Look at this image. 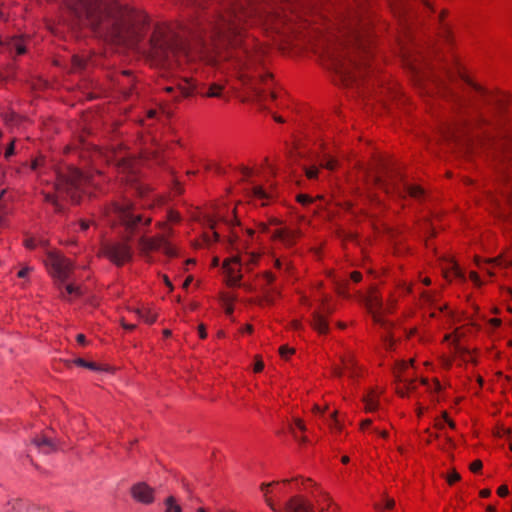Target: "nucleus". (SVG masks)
I'll return each mask as SVG.
<instances>
[{"label": "nucleus", "instance_id": "f257e3e1", "mask_svg": "<svg viewBox=\"0 0 512 512\" xmlns=\"http://www.w3.org/2000/svg\"><path fill=\"white\" fill-rule=\"evenodd\" d=\"M203 12L180 35L168 26H157L149 40L147 53L151 62L163 69H173L184 60L206 59L210 63L227 61L241 82L261 101L269 91L272 76L261 66L263 51L253 38H242L244 24L259 23L280 31L287 16L271 0H193ZM146 51V49L144 50Z\"/></svg>", "mask_w": 512, "mask_h": 512}, {"label": "nucleus", "instance_id": "f03ea898", "mask_svg": "<svg viewBox=\"0 0 512 512\" xmlns=\"http://www.w3.org/2000/svg\"><path fill=\"white\" fill-rule=\"evenodd\" d=\"M72 26L125 49H139L147 32V17L118 0H63Z\"/></svg>", "mask_w": 512, "mask_h": 512}, {"label": "nucleus", "instance_id": "7ed1b4c3", "mask_svg": "<svg viewBox=\"0 0 512 512\" xmlns=\"http://www.w3.org/2000/svg\"><path fill=\"white\" fill-rule=\"evenodd\" d=\"M322 17L330 30L326 37L325 53L333 69L346 84L355 82L356 70L364 65L369 42L370 20L358 9L340 6Z\"/></svg>", "mask_w": 512, "mask_h": 512}, {"label": "nucleus", "instance_id": "20e7f679", "mask_svg": "<svg viewBox=\"0 0 512 512\" xmlns=\"http://www.w3.org/2000/svg\"><path fill=\"white\" fill-rule=\"evenodd\" d=\"M95 176L84 174L76 168H68L66 172L59 173L57 181L54 184L55 195L52 192L42 191L44 201L53 205L55 212L62 213L63 206L58 200V196L66 195L73 202H78L80 193L84 191L86 185H96Z\"/></svg>", "mask_w": 512, "mask_h": 512}, {"label": "nucleus", "instance_id": "39448f33", "mask_svg": "<svg viewBox=\"0 0 512 512\" xmlns=\"http://www.w3.org/2000/svg\"><path fill=\"white\" fill-rule=\"evenodd\" d=\"M373 181L376 186L384 190L386 193L395 192L398 194L407 193L411 197L420 198L424 191L421 187L401 183L402 177L398 171L390 168L387 163L380 160L375 168Z\"/></svg>", "mask_w": 512, "mask_h": 512}, {"label": "nucleus", "instance_id": "423d86ee", "mask_svg": "<svg viewBox=\"0 0 512 512\" xmlns=\"http://www.w3.org/2000/svg\"><path fill=\"white\" fill-rule=\"evenodd\" d=\"M46 266L50 274L58 281V287L61 290V297L65 300H70V296L79 297L82 294L80 286L73 283H64L72 280L73 264L72 262L54 252H49L46 259Z\"/></svg>", "mask_w": 512, "mask_h": 512}, {"label": "nucleus", "instance_id": "0eeeda50", "mask_svg": "<svg viewBox=\"0 0 512 512\" xmlns=\"http://www.w3.org/2000/svg\"><path fill=\"white\" fill-rule=\"evenodd\" d=\"M164 229V232L155 237H146L142 235L138 240V248L140 252L146 256L152 251H156L162 249L163 252L170 257L176 255L175 249L168 242L167 236L172 233L171 228H168L165 224L161 225Z\"/></svg>", "mask_w": 512, "mask_h": 512}, {"label": "nucleus", "instance_id": "6e6552de", "mask_svg": "<svg viewBox=\"0 0 512 512\" xmlns=\"http://www.w3.org/2000/svg\"><path fill=\"white\" fill-rule=\"evenodd\" d=\"M273 484L274 482L268 484L263 483L261 490L266 492V488ZM265 501L273 512H316L315 505L303 495L292 496L285 502L282 509L275 506L273 501L267 497V493H265Z\"/></svg>", "mask_w": 512, "mask_h": 512}, {"label": "nucleus", "instance_id": "1a4fd4ad", "mask_svg": "<svg viewBox=\"0 0 512 512\" xmlns=\"http://www.w3.org/2000/svg\"><path fill=\"white\" fill-rule=\"evenodd\" d=\"M109 217L123 224L127 231H133L143 221V216L136 214L129 203L114 205Z\"/></svg>", "mask_w": 512, "mask_h": 512}, {"label": "nucleus", "instance_id": "9d476101", "mask_svg": "<svg viewBox=\"0 0 512 512\" xmlns=\"http://www.w3.org/2000/svg\"><path fill=\"white\" fill-rule=\"evenodd\" d=\"M130 238L125 242H112L103 246V253L115 265L121 266L132 259V249L129 245Z\"/></svg>", "mask_w": 512, "mask_h": 512}, {"label": "nucleus", "instance_id": "9b49d317", "mask_svg": "<svg viewBox=\"0 0 512 512\" xmlns=\"http://www.w3.org/2000/svg\"><path fill=\"white\" fill-rule=\"evenodd\" d=\"M360 297L361 300L365 301L374 322L382 326H386V322L383 320V314L388 310V308H384L383 302L374 288L370 289L368 295H360Z\"/></svg>", "mask_w": 512, "mask_h": 512}, {"label": "nucleus", "instance_id": "f8f14e48", "mask_svg": "<svg viewBox=\"0 0 512 512\" xmlns=\"http://www.w3.org/2000/svg\"><path fill=\"white\" fill-rule=\"evenodd\" d=\"M195 90V83L188 78H182L175 85H169L164 88V91L171 94L174 100H178L180 96L189 97Z\"/></svg>", "mask_w": 512, "mask_h": 512}, {"label": "nucleus", "instance_id": "ddd939ff", "mask_svg": "<svg viewBox=\"0 0 512 512\" xmlns=\"http://www.w3.org/2000/svg\"><path fill=\"white\" fill-rule=\"evenodd\" d=\"M0 47L2 52L9 55H21L26 51L24 40L20 36H0Z\"/></svg>", "mask_w": 512, "mask_h": 512}, {"label": "nucleus", "instance_id": "4468645a", "mask_svg": "<svg viewBox=\"0 0 512 512\" xmlns=\"http://www.w3.org/2000/svg\"><path fill=\"white\" fill-rule=\"evenodd\" d=\"M132 497L145 505H149L154 501V489L145 482H139L131 487Z\"/></svg>", "mask_w": 512, "mask_h": 512}, {"label": "nucleus", "instance_id": "2eb2a0df", "mask_svg": "<svg viewBox=\"0 0 512 512\" xmlns=\"http://www.w3.org/2000/svg\"><path fill=\"white\" fill-rule=\"evenodd\" d=\"M239 265H241V258L239 256H233L223 263V268L228 278L227 282L230 286H236L240 283L242 275L238 268Z\"/></svg>", "mask_w": 512, "mask_h": 512}, {"label": "nucleus", "instance_id": "dca6fc26", "mask_svg": "<svg viewBox=\"0 0 512 512\" xmlns=\"http://www.w3.org/2000/svg\"><path fill=\"white\" fill-rule=\"evenodd\" d=\"M326 299L323 300L322 302V312L320 311H315L313 313V319H312V322H311V325L313 326V328L315 330H317L319 333H327L328 332V322L324 316V314H331L333 313L334 311V308L330 305H327L326 303Z\"/></svg>", "mask_w": 512, "mask_h": 512}, {"label": "nucleus", "instance_id": "f3484780", "mask_svg": "<svg viewBox=\"0 0 512 512\" xmlns=\"http://www.w3.org/2000/svg\"><path fill=\"white\" fill-rule=\"evenodd\" d=\"M32 444L40 453L50 454L57 450V444L45 435H37L32 439Z\"/></svg>", "mask_w": 512, "mask_h": 512}, {"label": "nucleus", "instance_id": "a211bd4d", "mask_svg": "<svg viewBox=\"0 0 512 512\" xmlns=\"http://www.w3.org/2000/svg\"><path fill=\"white\" fill-rule=\"evenodd\" d=\"M480 117L478 115H475L472 119L465 118L462 120V122L458 125V127L453 128L449 131V137L457 140L460 137V130L466 131L470 129L471 127L477 125L480 122Z\"/></svg>", "mask_w": 512, "mask_h": 512}, {"label": "nucleus", "instance_id": "6ab92c4d", "mask_svg": "<svg viewBox=\"0 0 512 512\" xmlns=\"http://www.w3.org/2000/svg\"><path fill=\"white\" fill-rule=\"evenodd\" d=\"M444 277L446 279L451 280L452 278H459L464 280V273L459 268L458 264L453 260H447L445 266L443 267Z\"/></svg>", "mask_w": 512, "mask_h": 512}, {"label": "nucleus", "instance_id": "aec40b11", "mask_svg": "<svg viewBox=\"0 0 512 512\" xmlns=\"http://www.w3.org/2000/svg\"><path fill=\"white\" fill-rule=\"evenodd\" d=\"M272 237L274 239L280 240L285 245L289 246L295 242V240L297 238V232L293 231V230L286 229V228H280V229H276L273 232Z\"/></svg>", "mask_w": 512, "mask_h": 512}, {"label": "nucleus", "instance_id": "412c9836", "mask_svg": "<svg viewBox=\"0 0 512 512\" xmlns=\"http://www.w3.org/2000/svg\"><path fill=\"white\" fill-rule=\"evenodd\" d=\"M108 161H114L115 164L118 166L119 169H121V171L123 173H134V161H132L131 159H128L126 158L124 155H121V154H115L113 156V159H108Z\"/></svg>", "mask_w": 512, "mask_h": 512}, {"label": "nucleus", "instance_id": "4be33fe9", "mask_svg": "<svg viewBox=\"0 0 512 512\" xmlns=\"http://www.w3.org/2000/svg\"><path fill=\"white\" fill-rule=\"evenodd\" d=\"M409 365L410 362H399L395 369V376L399 381L404 382L407 385L408 389H411L413 388V381L402 374L409 367Z\"/></svg>", "mask_w": 512, "mask_h": 512}, {"label": "nucleus", "instance_id": "5701e85b", "mask_svg": "<svg viewBox=\"0 0 512 512\" xmlns=\"http://www.w3.org/2000/svg\"><path fill=\"white\" fill-rule=\"evenodd\" d=\"M463 78V80L472 87V89L474 90V93L479 95L481 98H483L484 102L486 103H489L490 101V96H489V93L486 89H484L483 87L479 86L478 84L472 82L470 79H468L467 77L465 76H461Z\"/></svg>", "mask_w": 512, "mask_h": 512}, {"label": "nucleus", "instance_id": "b1692460", "mask_svg": "<svg viewBox=\"0 0 512 512\" xmlns=\"http://www.w3.org/2000/svg\"><path fill=\"white\" fill-rule=\"evenodd\" d=\"M137 315L146 323L152 324L156 321V314L152 313L147 308L136 309Z\"/></svg>", "mask_w": 512, "mask_h": 512}, {"label": "nucleus", "instance_id": "393cba45", "mask_svg": "<svg viewBox=\"0 0 512 512\" xmlns=\"http://www.w3.org/2000/svg\"><path fill=\"white\" fill-rule=\"evenodd\" d=\"M335 285H336V291L340 296H342L344 298L350 297V294H349L350 286H349V282L347 280L336 281Z\"/></svg>", "mask_w": 512, "mask_h": 512}, {"label": "nucleus", "instance_id": "a878e982", "mask_svg": "<svg viewBox=\"0 0 512 512\" xmlns=\"http://www.w3.org/2000/svg\"><path fill=\"white\" fill-rule=\"evenodd\" d=\"M165 512H182V507L177 503L175 497L169 496L164 502Z\"/></svg>", "mask_w": 512, "mask_h": 512}, {"label": "nucleus", "instance_id": "bb28decb", "mask_svg": "<svg viewBox=\"0 0 512 512\" xmlns=\"http://www.w3.org/2000/svg\"><path fill=\"white\" fill-rule=\"evenodd\" d=\"M455 98V101L461 108H466L473 104L474 102V96L467 94L466 96H453Z\"/></svg>", "mask_w": 512, "mask_h": 512}, {"label": "nucleus", "instance_id": "cd10ccee", "mask_svg": "<svg viewBox=\"0 0 512 512\" xmlns=\"http://www.w3.org/2000/svg\"><path fill=\"white\" fill-rule=\"evenodd\" d=\"M251 194L257 198V199H260V200H268L269 199V194L261 187V186H253L251 188Z\"/></svg>", "mask_w": 512, "mask_h": 512}, {"label": "nucleus", "instance_id": "c85d7f7f", "mask_svg": "<svg viewBox=\"0 0 512 512\" xmlns=\"http://www.w3.org/2000/svg\"><path fill=\"white\" fill-rule=\"evenodd\" d=\"M224 86L221 84L213 83L210 85L209 90L204 96L207 97H220L221 91L223 90Z\"/></svg>", "mask_w": 512, "mask_h": 512}, {"label": "nucleus", "instance_id": "c756f323", "mask_svg": "<svg viewBox=\"0 0 512 512\" xmlns=\"http://www.w3.org/2000/svg\"><path fill=\"white\" fill-rule=\"evenodd\" d=\"M337 411H333L329 417L325 418V421L330 426V428H335L337 430L341 429V425L336 417Z\"/></svg>", "mask_w": 512, "mask_h": 512}, {"label": "nucleus", "instance_id": "7c9ffc66", "mask_svg": "<svg viewBox=\"0 0 512 512\" xmlns=\"http://www.w3.org/2000/svg\"><path fill=\"white\" fill-rule=\"evenodd\" d=\"M73 363L80 367H85L90 370H98V366L93 362H88L82 358H76L73 360Z\"/></svg>", "mask_w": 512, "mask_h": 512}, {"label": "nucleus", "instance_id": "2f4dec72", "mask_svg": "<svg viewBox=\"0 0 512 512\" xmlns=\"http://www.w3.org/2000/svg\"><path fill=\"white\" fill-rule=\"evenodd\" d=\"M303 170L308 179H316L319 173V169L316 166H304Z\"/></svg>", "mask_w": 512, "mask_h": 512}, {"label": "nucleus", "instance_id": "473e14b6", "mask_svg": "<svg viewBox=\"0 0 512 512\" xmlns=\"http://www.w3.org/2000/svg\"><path fill=\"white\" fill-rule=\"evenodd\" d=\"M365 407L368 411H373L377 408V402L372 394H369L364 398Z\"/></svg>", "mask_w": 512, "mask_h": 512}, {"label": "nucleus", "instance_id": "72a5a7b5", "mask_svg": "<svg viewBox=\"0 0 512 512\" xmlns=\"http://www.w3.org/2000/svg\"><path fill=\"white\" fill-rule=\"evenodd\" d=\"M342 362H343V369L348 371L349 375L351 377L354 376V374H355V372H354L355 363H354L353 359L352 358L343 359Z\"/></svg>", "mask_w": 512, "mask_h": 512}, {"label": "nucleus", "instance_id": "f704fd0d", "mask_svg": "<svg viewBox=\"0 0 512 512\" xmlns=\"http://www.w3.org/2000/svg\"><path fill=\"white\" fill-rule=\"evenodd\" d=\"M395 505V501L391 498H385L383 500V506L381 504H377L376 505V508L379 510V511H382L383 509H392Z\"/></svg>", "mask_w": 512, "mask_h": 512}, {"label": "nucleus", "instance_id": "c9c22d12", "mask_svg": "<svg viewBox=\"0 0 512 512\" xmlns=\"http://www.w3.org/2000/svg\"><path fill=\"white\" fill-rule=\"evenodd\" d=\"M337 161L333 158H326L321 162V166L328 169L334 170L336 168Z\"/></svg>", "mask_w": 512, "mask_h": 512}, {"label": "nucleus", "instance_id": "e433bc0d", "mask_svg": "<svg viewBox=\"0 0 512 512\" xmlns=\"http://www.w3.org/2000/svg\"><path fill=\"white\" fill-rule=\"evenodd\" d=\"M446 479H447V482H448L450 485H452L453 483H455V482L459 481V480L461 479V476H460V474H459L457 471L453 470V471H451V472L447 475V478H446Z\"/></svg>", "mask_w": 512, "mask_h": 512}, {"label": "nucleus", "instance_id": "4c0bfd02", "mask_svg": "<svg viewBox=\"0 0 512 512\" xmlns=\"http://www.w3.org/2000/svg\"><path fill=\"white\" fill-rule=\"evenodd\" d=\"M73 65L77 69H82L86 67V62L79 56H73Z\"/></svg>", "mask_w": 512, "mask_h": 512}, {"label": "nucleus", "instance_id": "58836bf2", "mask_svg": "<svg viewBox=\"0 0 512 512\" xmlns=\"http://www.w3.org/2000/svg\"><path fill=\"white\" fill-rule=\"evenodd\" d=\"M483 467L481 460H475L470 464V470L474 473L479 472Z\"/></svg>", "mask_w": 512, "mask_h": 512}, {"label": "nucleus", "instance_id": "ea45409f", "mask_svg": "<svg viewBox=\"0 0 512 512\" xmlns=\"http://www.w3.org/2000/svg\"><path fill=\"white\" fill-rule=\"evenodd\" d=\"M279 352L283 358H286L288 355L294 353V349L288 348L287 346H282L279 348Z\"/></svg>", "mask_w": 512, "mask_h": 512}, {"label": "nucleus", "instance_id": "a19ab883", "mask_svg": "<svg viewBox=\"0 0 512 512\" xmlns=\"http://www.w3.org/2000/svg\"><path fill=\"white\" fill-rule=\"evenodd\" d=\"M297 199H298V201H299L300 203H302L303 205H307V204H309V203H311V202H312V199H311L308 195H303V194L298 195V196H297Z\"/></svg>", "mask_w": 512, "mask_h": 512}, {"label": "nucleus", "instance_id": "79ce46f5", "mask_svg": "<svg viewBox=\"0 0 512 512\" xmlns=\"http://www.w3.org/2000/svg\"><path fill=\"white\" fill-rule=\"evenodd\" d=\"M383 342H384L385 348L387 350L392 349L394 341H393V339L391 337L383 336Z\"/></svg>", "mask_w": 512, "mask_h": 512}, {"label": "nucleus", "instance_id": "37998d69", "mask_svg": "<svg viewBox=\"0 0 512 512\" xmlns=\"http://www.w3.org/2000/svg\"><path fill=\"white\" fill-rule=\"evenodd\" d=\"M326 408H327L326 406H325L324 408H322V407H320L319 405L315 404V405L313 406V412H314L315 414H318V415H319V416H321V417H324V413H325Z\"/></svg>", "mask_w": 512, "mask_h": 512}, {"label": "nucleus", "instance_id": "c03bdc74", "mask_svg": "<svg viewBox=\"0 0 512 512\" xmlns=\"http://www.w3.org/2000/svg\"><path fill=\"white\" fill-rule=\"evenodd\" d=\"M350 278L354 283H358L362 279V274L358 271H354L351 273Z\"/></svg>", "mask_w": 512, "mask_h": 512}, {"label": "nucleus", "instance_id": "a18cd8bd", "mask_svg": "<svg viewBox=\"0 0 512 512\" xmlns=\"http://www.w3.org/2000/svg\"><path fill=\"white\" fill-rule=\"evenodd\" d=\"M497 493L500 497H505L508 495V487L506 485H502L498 488Z\"/></svg>", "mask_w": 512, "mask_h": 512}, {"label": "nucleus", "instance_id": "49530a36", "mask_svg": "<svg viewBox=\"0 0 512 512\" xmlns=\"http://www.w3.org/2000/svg\"><path fill=\"white\" fill-rule=\"evenodd\" d=\"M264 368V363L261 359L257 358L255 365H254V371L255 372H261Z\"/></svg>", "mask_w": 512, "mask_h": 512}, {"label": "nucleus", "instance_id": "de8ad7c7", "mask_svg": "<svg viewBox=\"0 0 512 512\" xmlns=\"http://www.w3.org/2000/svg\"><path fill=\"white\" fill-rule=\"evenodd\" d=\"M470 279L477 285L481 284L479 276L476 272H470Z\"/></svg>", "mask_w": 512, "mask_h": 512}, {"label": "nucleus", "instance_id": "09e8293b", "mask_svg": "<svg viewBox=\"0 0 512 512\" xmlns=\"http://www.w3.org/2000/svg\"><path fill=\"white\" fill-rule=\"evenodd\" d=\"M36 242L34 239H27L25 241V246L28 248V249H34L36 247Z\"/></svg>", "mask_w": 512, "mask_h": 512}, {"label": "nucleus", "instance_id": "8fccbe9b", "mask_svg": "<svg viewBox=\"0 0 512 512\" xmlns=\"http://www.w3.org/2000/svg\"><path fill=\"white\" fill-rule=\"evenodd\" d=\"M422 298L427 303H432L434 301L432 295L430 293H428V292H423L422 293Z\"/></svg>", "mask_w": 512, "mask_h": 512}, {"label": "nucleus", "instance_id": "3c124183", "mask_svg": "<svg viewBox=\"0 0 512 512\" xmlns=\"http://www.w3.org/2000/svg\"><path fill=\"white\" fill-rule=\"evenodd\" d=\"M14 154V144H10V146L6 149L5 151V158H9L10 156H12Z\"/></svg>", "mask_w": 512, "mask_h": 512}, {"label": "nucleus", "instance_id": "603ef678", "mask_svg": "<svg viewBox=\"0 0 512 512\" xmlns=\"http://www.w3.org/2000/svg\"><path fill=\"white\" fill-rule=\"evenodd\" d=\"M198 330H199L200 338H202V339L206 338V336H207L206 328L203 324L199 325Z\"/></svg>", "mask_w": 512, "mask_h": 512}, {"label": "nucleus", "instance_id": "864d4df0", "mask_svg": "<svg viewBox=\"0 0 512 512\" xmlns=\"http://www.w3.org/2000/svg\"><path fill=\"white\" fill-rule=\"evenodd\" d=\"M264 278H265L267 284H271L274 281V279H275L274 275L272 273H270V272H266L264 274Z\"/></svg>", "mask_w": 512, "mask_h": 512}, {"label": "nucleus", "instance_id": "5fc2aeb1", "mask_svg": "<svg viewBox=\"0 0 512 512\" xmlns=\"http://www.w3.org/2000/svg\"><path fill=\"white\" fill-rule=\"evenodd\" d=\"M29 271H30V268H29V267H25V268L21 269V270L18 272V277H20V278H24V277H26V276L28 275Z\"/></svg>", "mask_w": 512, "mask_h": 512}, {"label": "nucleus", "instance_id": "6e6d98bb", "mask_svg": "<svg viewBox=\"0 0 512 512\" xmlns=\"http://www.w3.org/2000/svg\"><path fill=\"white\" fill-rule=\"evenodd\" d=\"M442 416H443L444 421H446L448 423L449 427L455 428V423L448 418V415L446 412H444Z\"/></svg>", "mask_w": 512, "mask_h": 512}, {"label": "nucleus", "instance_id": "4d7b16f0", "mask_svg": "<svg viewBox=\"0 0 512 512\" xmlns=\"http://www.w3.org/2000/svg\"><path fill=\"white\" fill-rule=\"evenodd\" d=\"M291 430V433L293 434L294 438L297 440V441H300L302 443L306 442L307 441V438L306 437H298L297 434L295 433L294 429L293 428H290Z\"/></svg>", "mask_w": 512, "mask_h": 512}, {"label": "nucleus", "instance_id": "13d9d810", "mask_svg": "<svg viewBox=\"0 0 512 512\" xmlns=\"http://www.w3.org/2000/svg\"><path fill=\"white\" fill-rule=\"evenodd\" d=\"M295 425L301 430V431H305L306 430V427L304 425V423L300 420V419H296L295 420Z\"/></svg>", "mask_w": 512, "mask_h": 512}, {"label": "nucleus", "instance_id": "bf43d9fd", "mask_svg": "<svg viewBox=\"0 0 512 512\" xmlns=\"http://www.w3.org/2000/svg\"><path fill=\"white\" fill-rule=\"evenodd\" d=\"M89 222L86 221V220H81L80 221V227L83 231L87 230L89 228Z\"/></svg>", "mask_w": 512, "mask_h": 512}, {"label": "nucleus", "instance_id": "052dcab7", "mask_svg": "<svg viewBox=\"0 0 512 512\" xmlns=\"http://www.w3.org/2000/svg\"><path fill=\"white\" fill-rule=\"evenodd\" d=\"M491 495V491L489 489H483L480 491V496L483 498H487Z\"/></svg>", "mask_w": 512, "mask_h": 512}, {"label": "nucleus", "instance_id": "680f3d73", "mask_svg": "<svg viewBox=\"0 0 512 512\" xmlns=\"http://www.w3.org/2000/svg\"><path fill=\"white\" fill-rule=\"evenodd\" d=\"M169 219H170L171 221H174V222L178 221V220H179V215H178V213H176V212H170V214H169Z\"/></svg>", "mask_w": 512, "mask_h": 512}, {"label": "nucleus", "instance_id": "e2e57ef3", "mask_svg": "<svg viewBox=\"0 0 512 512\" xmlns=\"http://www.w3.org/2000/svg\"><path fill=\"white\" fill-rule=\"evenodd\" d=\"M76 339H77V342L80 344H85V342H86V338L83 334H78Z\"/></svg>", "mask_w": 512, "mask_h": 512}, {"label": "nucleus", "instance_id": "0e129e2a", "mask_svg": "<svg viewBox=\"0 0 512 512\" xmlns=\"http://www.w3.org/2000/svg\"><path fill=\"white\" fill-rule=\"evenodd\" d=\"M322 495H323V497H324L325 503H328V506H331V505H332V500H331V498L329 497V495H328V494H326V493H324V492L322 493Z\"/></svg>", "mask_w": 512, "mask_h": 512}, {"label": "nucleus", "instance_id": "69168bd1", "mask_svg": "<svg viewBox=\"0 0 512 512\" xmlns=\"http://www.w3.org/2000/svg\"><path fill=\"white\" fill-rule=\"evenodd\" d=\"M122 326H123L125 329H127V330H133V329H135V327H136V325H134V324H126V323H124V322L122 323Z\"/></svg>", "mask_w": 512, "mask_h": 512}, {"label": "nucleus", "instance_id": "338daca9", "mask_svg": "<svg viewBox=\"0 0 512 512\" xmlns=\"http://www.w3.org/2000/svg\"><path fill=\"white\" fill-rule=\"evenodd\" d=\"M333 373H334V375H335V376L340 377V376H342L343 371H342V369H340V368L336 367V368L334 369V372H333Z\"/></svg>", "mask_w": 512, "mask_h": 512}, {"label": "nucleus", "instance_id": "774afa93", "mask_svg": "<svg viewBox=\"0 0 512 512\" xmlns=\"http://www.w3.org/2000/svg\"><path fill=\"white\" fill-rule=\"evenodd\" d=\"M370 425H371V420H370V419H366V420H364V421L362 422V424H361V426H362V428H363V429H364V428H366V427H368V426H370Z\"/></svg>", "mask_w": 512, "mask_h": 512}]
</instances>
